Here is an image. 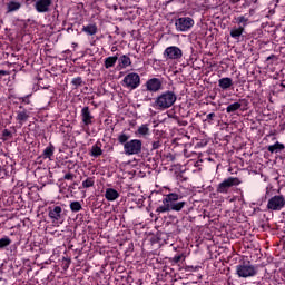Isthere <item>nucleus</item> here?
Instances as JSON below:
<instances>
[{
    "label": "nucleus",
    "instance_id": "f257e3e1",
    "mask_svg": "<svg viewBox=\"0 0 285 285\" xmlns=\"http://www.w3.org/2000/svg\"><path fill=\"white\" fill-rule=\"evenodd\" d=\"M181 199H184V195L181 193H169L165 195L163 199L164 205L157 207L156 213H170V210L179 213L184 210L188 203Z\"/></svg>",
    "mask_w": 285,
    "mask_h": 285
},
{
    "label": "nucleus",
    "instance_id": "f03ea898",
    "mask_svg": "<svg viewBox=\"0 0 285 285\" xmlns=\"http://www.w3.org/2000/svg\"><path fill=\"white\" fill-rule=\"evenodd\" d=\"M175 101H177V95L174 91H164L155 99L154 108L157 110H168V108L175 106Z\"/></svg>",
    "mask_w": 285,
    "mask_h": 285
},
{
    "label": "nucleus",
    "instance_id": "7ed1b4c3",
    "mask_svg": "<svg viewBox=\"0 0 285 285\" xmlns=\"http://www.w3.org/2000/svg\"><path fill=\"white\" fill-rule=\"evenodd\" d=\"M258 269L257 266L248 263H240L236 266V275H238V277H243L244 279L248 278V277H255V275H257Z\"/></svg>",
    "mask_w": 285,
    "mask_h": 285
},
{
    "label": "nucleus",
    "instance_id": "20e7f679",
    "mask_svg": "<svg viewBox=\"0 0 285 285\" xmlns=\"http://www.w3.org/2000/svg\"><path fill=\"white\" fill-rule=\"evenodd\" d=\"M121 86L127 90H137L141 86V77L137 72L127 73L121 81Z\"/></svg>",
    "mask_w": 285,
    "mask_h": 285
},
{
    "label": "nucleus",
    "instance_id": "39448f33",
    "mask_svg": "<svg viewBox=\"0 0 285 285\" xmlns=\"http://www.w3.org/2000/svg\"><path fill=\"white\" fill-rule=\"evenodd\" d=\"M195 26V20L190 17H180L175 20L177 32H188Z\"/></svg>",
    "mask_w": 285,
    "mask_h": 285
},
{
    "label": "nucleus",
    "instance_id": "423d86ee",
    "mask_svg": "<svg viewBox=\"0 0 285 285\" xmlns=\"http://www.w3.org/2000/svg\"><path fill=\"white\" fill-rule=\"evenodd\" d=\"M285 207L284 195H275L271 197L267 202V210H273L275 213L282 210Z\"/></svg>",
    "mask_w": 285,
    "mask_h": 285
},
{
    "label": "nucleus",
    "instance_id": "0eeeda50",
    "mask_svg": "<svg viewBox=\"0 0 285 285\" xmlns=\"http://www.w3.org/2000/svg\"><path fill=\"white\" fill-rule=\"evenodd\" d=\"M141 140L132 139L124 145L125 155H139L141 153Z\"/></svg>",
    "mask_w": 285,
    "mask_h": 285
},
{
    "label": "nucleus",
    "instance_id": "6e6552de",
    "mask_svg": "<svg viewBox=\"0 0 285 285\" xmlns=\"http://www.w3.org/2000/svg\"><path fill=\"white\" fill-rule=\"evenodd\" d=\"M49 218L52 224H62L63 223V209L61 206H55L49 208Z\"/></svg>",
    "mask_w": 285,
    "mask_h": 285
},
{
    "label": "nucleus",
    "instance_id": "1a4fd4ad",
    "mask_svg": "<svg viewBox=\"0 0 285 285\" xmlns=\"http://www.w3.org/2000/svg\"><path fill=\"white\" fill-rule=\"evenodd\" d=\"M165 59L177 60L184 57V52L177 46L167 47L164 51Z\"/></svg>",
    "mask_w": 285,
    "mask_h": 285
},
{
    "label": "nucleus",
    "instance_id": "9d476101",
    "mask_svg": "<svg viewBox=\"0 0 285 285\" xmlns=\"http://www.w3.org/2000/svg\"><path fill=\"white\" fill-rule=\"evenodd\" d=\"M33 8L39 14H46L52 8V0H36Z\"/></svg>",
    "mask_w": 285,
    "mask_h": 285
},
{
    "label": "nucleus",
    "instance_id": "9b49d317",
    "mask_svg": "<svg viewBox=\"0 0 285 285\" xmlns=\"http://www.w3.org/2000/svg\"><path fill=\"white\" fill-rule=\"evenodd\" d=\"M232 186H239V179L229 177L220 183L217 187V193L226 194L232 188Z\"/></svg>",
    "mask_w": 285,
    "mask_h": 285
},
{
    "label": "nucleus",
    "instance_id": "f8f14e48",
    "mask_svg": "<svg viewBox=\"0 0 285 285\" xmlns=\"http://www.w3.org/2000/svg\"><path fill=\"white\" fill-rule=\"evenodd\" d=\"M80 116L83 126H92L95 124V116L90 112V107H83Z\"/></svg>",
    "mask_w": 285,
    "mask_h": 285
},
{
    "label": "nucleus",
    "instance_id": "ddd939ff",
    "mask_svg": "<svg viewBox=\"0 0 285 285\" xmlns=\"http://www.w3.org/2000/svg\"><path fill=\"white\" fill-rule=\"evenodd\" d=\"M145 86L148 92H159V90H161V80L158 78H151L146 81Z\"/></svg>",
    "mask_w": 285,
    "mask_h": 285
},
{
    "label": "nucleus",
    "instance_id": "4468645a",
    "mask_svg": "<svg viewBox=\"0 0 285 285\" xmlns=\"http://www.w3.org/2000/svg\"><path fill=\"white\" fill-rule=\"evenodd\" d=\"M28 119H30V112L27 110L17 111L16 121H18L19 128H21Z\"/></svg>",
    "mask_w": 285,
    "mask_h": 285
},
{
    "label": "nucleus",
    "instance_id": "2eb2a0df",
    "mask_svg": "<svg viewBox=\"0 0 285 285\" xmlns=\"http://www.w3.org/2000/svg\"><path fill=\"white\" fill-rule=\"evenodd\" d=\"M105 198L107 202H116V199H119V191L115 188H107L105 191Z\"/></svg>",
    "mask_w": 285,
    "mask_h": 285
},
{
    "label": "nucleus",
    "instance_id": "dca6fc26",
    "mask_svg": "<svg viewBox=\"0 0 285 285\" xmlns=\"http://www.w3.org/2000/svg\"><path fill=\"white\" fill-rule=\"evenodd\" d=\"M21 10V2L17 0H11L7 3V13L10 14L11 12H17Z\"/></svg>",
    "mask_w": 285,
    "mask_h": 285
},
{
    "label": "nucleus",
    "instance_id": "f3484780",
    "mask_svg": "<svg viewBox=\"0 0 285 285\" xmlns=\"http://www.w3.org/2000/svg\"><path fill=\"white\" fill-rule=\"evenodd\" d=\"M97 24L96 23H89L82 27V32L85 35H88L89 37H92L97 33Z\"/></svg>",
    "mask_w": 285,
    "mask_h": 285
},
{
    "label": "nucleus",
    "instance_id": "a211bd4d",
    "mask_svg": "<svg viewBox=\"0 0 285 285\" xmlns=\"http://www.w3.org/2000/svg\"><path fill=\"white\" fill-rule=\"evenodd\" d=\"M52 157H55V146L50 144L47 146L42 153V158L43 159H50L52 161Z\"/></svg>",
    "mask_w": 285,
    "mask_h": 285
},
{
    "label": "nucleus",
    "instance_id": "6ab92c4d",
    "mask_svg": "<svg viewBox=\"0 0 285 285\" xmlns=\"http://www.w3.org/2000/svg\"><path fill=\"white\" fill-rule=\"evenodd\" d=\"M119 61L118 56H110L105 58V68L106 70H109V68H115V65Z\"/></svg>",
    "mask_w": 285,
    "mask_h": 285
},
{
    "label": "nucleus",
    "instance_id": "aec40b11",
    "mask_svg": "<svg viewBox=\"0 0 285 285\" xmlns=\"http://www.w3.org/2000/svg\"><path fill=\"white\" fill-rule=\"evenodd\" d=\"M218 86L222 90H228L233 86V79L225 77L218 80Z\"/></svg>",
    "mask_w": 285,
    "mask_h": 285
},
{
    "label": "nucleus",
    "instance_id": "412c9836",
    "mask_svg": "<svg viewBox=\"0 0 285 285\" xmlns=\"http://www.w3.org/2000/svg\"><path fill=\"white\" fill-rule=\"evenodd\" d=\"M244 35V27H234L230 30V37L233 39H236V41H239V37Z\"/></svg>",
    "mask_w": 285,
    "mask_h": 285
},
{
    "label": "nucleus",
    "instance_id": "4be33fe9",
    "mask_svg": "<svg viewBox=\"0 0 285 285\" xmlns=\"http://www.w3.org/2000/svg\"><path fill=\"white\" fill-rule=\"evenodd\" d=\"M284 148H285L284 144L276 141L274 145H269L267 147V150L268 153H282Z\"/></svg>",
    "mask_w": 285,
    "mask_h": 285
},
{
    "label": "nucleus",
    "instance_id": "5701e85b",
    "mask_svg": "<svg viewBox=\"0 0 285 285\" xmlns=\"http://www.w3.org/2000/svg\"><path fill=\"white\" fill-rule=\"evenodd\" d=\"M119 66L121 68H128V66H132V61L130 60V57L124 55L119 58Z\"/></svg>",
    "mask_w": 285,
    "mask_h": 285
},
{
    "label": "nucleus",
    "instance_id": "b1692460",
    "mask_svg": "<svg viewBox=\"0 0 285 285\" xmlns=\"http://www.w3.org/2000/svg\"><path fill=\"white\" fill-rule=\"evenodd\" d=\"M239 108H242L240 102H233L226 107V112L228 115H230V112H237V110H239Z\"/></svg>",
    "mask_w": 285,
    "mask_h": 285
},
{
    "label": "nucleus",
    "instance_id": "393cba45",
    "mask_svg": "<svg viewBox=\"0 0 285 285\" xmlns=\"http://www.w3.org/2000/svg\"><path fill=\"white\" fill-rule=\"evenodd\" d=\"M104 155V150L98 146L94 145L90 150L91 157H101Z\"/></svg>",
    "mask_w": 285,
    "mask_h": 285
},
{
    "label": "nucleus",
    "instance_id": "a878e982",
    "mask_svg": "<svg viewBox=\"0 0 285 285\" xmlns=\"http://www.w3.org/2000/svg\"><path fill=\"white\" fill-rule=\"evenodd\" d=\"M71 213H79L81 210L82 206L79 200H73L69 204Z\"/></svg>",
    "mask_w": 285,
    "mask_h": 285
},
{
    "label": "nucleus",
    "instance_id": "bb28decb",
    "mask_svg": "<svg viewBox=\"0 0 285 285\" xmlns=\"http://www.w3.org/2000/svg\"><path fill=\"white\" fill-rule=\"evenodd\" d=\"M11 244H12V239H10V237L4 236L0 238V250L3 248H8V246H10Z\"/></svg>",
    "mask_w": 285,
    "mask_h": 285
},
{
    "label": "nucleus",
    "instance_id": "cd10ccee",
    "mask_svg": "<svg viewBox=\"0 0 285 285\" xmlns=\"http://www.w3.org/2000/svg\"><path fill=\"white\" fill-rule=\"evenodd\" d=\"M92 186H95V177H87L82 181V188H92Z\"/></svg>",
    "mask_w": 285,
    "mask_h": 285
},
{
    "label": "nucleus",
    "instance_id": "c85d7f7f",
    "mask_svg": "<svg viewBox=\"0 0 285 285\" xmlns=\"http://www.w3.org/2000/svg\"><path fill=\"white\" fill-rule=\"evenodd\" d=\"M148 132H150V128H148V125H141L140 127H138V130H137L138 135L146 136L148 135Z\"/></svg>",
    "mask_w": 285,
    "mask_h": 285
},
{
    "label": "nucleus",
    "instance_id": "c756f323",
    "mask_svg": "<svg viewBox=\"0 0 285 285\" xmlns=\"http://www.w3.org/2000/svg\"><path fill=\"white\" fill-rule=\"evenodd\" d=\"M236 23H238V26L246 27V23H248V18L246 16H239L237 18H235Z\"/></svg>",
    "mask_w": 285,
    "mask_h": 285
},
{
    "label": "nucleus",
    "instance_id": "7c9ffc66",
    "mask_svg": "<svg viewBox=\"0 0 285 285\" xmlns=\"http://www.w3.org/2000/svg\"><path fill=\"white\" fill-rule=\"evenodd\" d=\"M129 139H130V136H128L127 134H124V132L118 136L119 144H124V146H126V144H128Z\"/></svg>",
    "mask_w": 285,
    "mask_h": 285
},
{
    "label": "nucleus",
    "instance_id": "2f4dec72",
    "mask_svg": "<svg viewBox=\"0 0 285 285\" xmlns=\"http://www.w3.org/2000/svg\"><path fill=\"white\" fill-rule=\"evenodd\" d=\"M83 79L81 77H76L71 80V85L77 89L79 86H82Z\"/></svg>",
    "mask_w": 285,
    "mask_h": 285
},
{
    "label": "nucleus",
    "instance_id": "473e14b6",
    "mask_svg": "<svg viewBox=\"0 0 285 285\" xmlns=\"http://www.w3.org/2000/svg\"><path fill=\"white\" fill-rule=\"evenodd\" d=\"M30 97H32V95H27V96H24V97H21V98H19V100H20L22 104L30 105Z\"/></svg>",
    "mask_w": 285,
    "mask_h": 285
},
{
    "label": "nucleus",
    "instance_id": "72a5a7b5",
    "mask_svg": "<svg viewBox=\"0 0 285 285\" xmlns=\"http://www.w3.org/2000/svg\"><path fill=\"white\" fill-rule=\"evenodd\" d=\"M153 150H159L161 148V140H156L153 142Z\"/></svg>",
    "mask_w": 285,
    "mask_h": 285
},
{
    "label": "nucleus",
    "instance_id": "f704fd0d",
    "mask_svg": "<svg viewBox=\"0 0 285 285\" xmlns=\"http://www.w3.org/2000/svg\"><path fill=\"white\" fill-rule=\"evenodd\" d=\"M63 179H66L67 181H73L75 180V174L68 173L63 176Z\"/></svg>",
    "mask_w": 285,
    "mask_h": 285
},
{
    "label": "nucleus",
    "instance_id": "c9c22d12",
    "mask_svg": "<svg viewBox=\"0 0 285 285\" xmlns=\"http://www.w3.org/2000/svg\"><path fill=\"white\" fill-rule=\"evenodd\" d=\"M184 257V254L180 255H176L171 258V262H174V264H179V262H181V258Z\"/></svg>",
    "mask_w": 285,
    "mask_h": 285
},
{
    "label": "nucleus",
    "instance_id": "e433bc0d",
    "mask_svg": "<svg viewBox=\"0 0 285 285\" xmlns=\"http://www.w3.org/2000/svg\"><path fill=\"white\" fill-rule=\"evenodd\" d=\"M2 137H6V139H8V137H12V132L8 129H4L2 131Z\"/></svg>",
    "mask_w": 285,
    "mask_h": 285
},
{
    "label": "nucleus",
    "instance_id": "4c0bfd02",
    "mask_svg": "<svg viewBox=\"0 0 285 285\" xmlns=\"http://www.w3.org/2000/svg\"><path fill=\"white\" fill-rule=\"evenodd\" d=\"M199 268H200L199 266H193L191 265V266L187 267V271H190L191 273H197V271H199Z\"/></svg>",
    "mask_w": 285,
    "mask_h": 285
},
{
    "label": "nucleus",
    "instance_id": "58836bf2",
    "mask_svg": "<svg viewBox=\"0 0 285 285\" xmlns=\"http://www.w3.org/2000/svg\"><path fill=\"white\" fill-rule=\"evenodd\" d=\"M215 117H216L215 112H210L207 115L206 121H213V119H215Z\"/></svg>",
    "mask_w": 285,
    "mask_h": 285
},
{
    "label": "nucleus",
    "instance_id": "ea45409f",
    "mask_svg": "<svg viewBox=\"0 0 285 285\" xmlns=\"http://www.w3.org/2000/svg\"><path fill=\"white\" fill-rule=\"evenodd\" d=\"M8 75L9 72L7 70H0V77H6Z\"/></svg>",
    "mask_w": 285,
    "mask_h": 285
},
{
    "label": "nucleus",
    "instance_id": "a19ab883",
    "mask_svg": "<svg viewBox=\"0 0 285 285\" xmlns=\"http://www.w3.org/2000/svg\"><path fill=\"white\" fill-rule=\"evenodd\" d=\"M230 3H239L240 0H229Z\"/></svg>",
    "mask_w": 285,
    "mask_h": 285
},
{
    "label": "nucleus",
    "instance_id": "79ce46f5",
    "mask_svg": "<svg viewBox=\"0 0 285 285\" xmlns=\"http://www.w3.org/2000/svg\"><path fill=\"white\" fill-rule=\"evenodd\" d=\"M282 127L285 128V122H283Z\"/></svg>",
    "mask_w": 285,
    "mask_h": 285
},
{
    "label": "nucleus",
    "instance_id": "37998d69",
    "mask_svg": "<svg viewBox=\"0 0 285 285\" xmlns=\"http://www.w3.org/2000/svg\"><path fill=\"white\" fill-rule=\"evenodd\" d=\"M65 268H68V265H65Z\"/></svg>",
    "mask_w": 285,
    "mask_h": 285
},
{
    "label": "nucleus",
    "instance_id": "c03bdc74",
    "mask_svg": "<svg viewBox=\"0 0 285 285\" xmlns=\"http://www.w3.org/2000/svg\"><path fill=\"white\" fill-rule=\"evenodd\" d=\"M65 268H68V265H65Z\"/></svg>",
    "mask_w": 285,
    "mask_h": 285
}]
</instances>
